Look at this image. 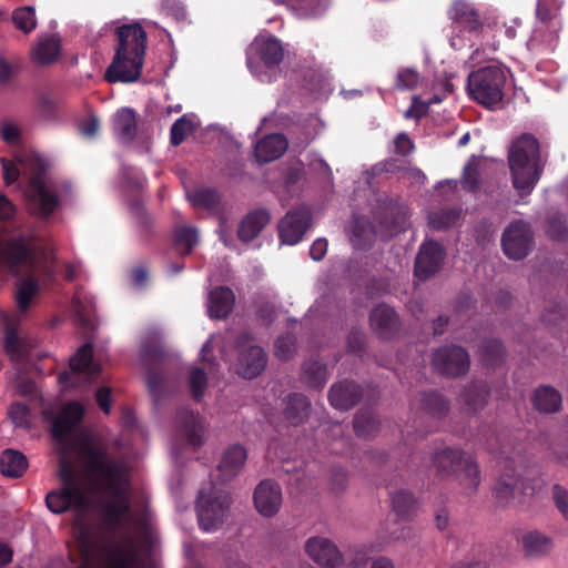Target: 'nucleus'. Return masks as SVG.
<instances>
[{
  "instance_id": "f257e3e1",
  "label": "nucleus",
  "mask_w": 568,
  "mask_h": 568,
  "mask_svg": "<svg viewBox=\"0 0 568 568\" xmlns=\"http://www.w3.org/2000/svg\"><path fill=\"white\" fill-rule=\"evenodd\" d=\"M83 415L84 407L79 402H70L52 423V436L60 445L59 475L63 487L49 493L45 503L54 514L88 509V496L78 481L73 463L77 457L92 490L109 497L100 504L102 517L108 526L116 528L132 509L126 466L111 455L108 443L101 437L87 429L74 433Z\"/></svg>"
},
{
  "instance_id": "f03ea898",
  "label": "nucleus",
  "mask_w": 568,
  "mask_h": 568,
  "mask_svg": "<svg viewBox=\"0 0 568 568\" xmlns=\"http://www.w3.org/2000/svg\"><path fill=\"white\" fill-rule=\"evenodd\" d=\"M31 251L32 243L20 236H12L0 244V265L17 275L24 272L29 274L17 284V314L0 313L4 327L3 351L12 367L11 382L16 393L23 397L32 395L36 388L34 346L18 328L36 296Z\"/></svg>"
},
{
  "instance_id": "7ed1b4c3",
  "label": "nucleus",
  "mask_w": 568,
  "mask_h": 568,
  "mask_svg": "<svg viewBox=\"0 0 568 568\" xmlns=\"http://www.w3.org/2000/svg\"><path fill=\"white\" fill-rule=\"evenodd\" d=\"M118 45L104 79L109 83H131L140 79L146 49V32L139 23L116 29Z\"/></svg>"
},
{
  "instance_id": "20e7f679",
  "label": "nucleus",
  "mask_w": 568,
  "mask_h": 568,
  "mask_svg": "<svg viewBox=\"0 0 568 568\" xmlns=\"http://www.w3.org/2000/svg\"><path fill=\"white\" fill-rule=\"evenodd\" d=\"M73 323L87 342L71 356L69 365L73 374H83L89 382L95 381L102 372L93 361L91 339L97 329L93 297L82 287H77L71 301Z\"/></svg>"
},
{
  "instance_id": "39448f33",
  "label": "nucleus",
  "mask_w": 568,
  "mask_h": 568,
  "mask_svg": "<svg viewBox=\"0 0 568 568\" xmlns=\"http://www.w3.org/2000/svg\"><path fill=\"white\" fill-rule=\"evenodd\" d=\"M547 154H542L538 139L530 133L516 138L508 151V163L514 187L521 194L531 193L540 180Z\"/></svg>"
},
{
  "instance_id": "423d86ee",
  "label": "nucleus",
  "mask_w": 568,
  "mask_h": 568,
  "mask_svg": "<svg viewBox=\"0 0 568 568\" xmlns=\"http://www.w3.org/2000/svg\"><path fill=\"white\" fill-rule=\"evenodd\" d=\"M52 163L38 154V221H49L71 199L72 184L50 173Z\"/></svg>"
},
{
  "instance_id": "0eeeda50",
  "label": "nucleus",
  "mask_w": 568,
  "mask_h": 568,
  "mask_svg": "<svg viewBox=\"0 0 568 568\" xmlns=\"http://www.w3.org/2000/svg\"><path fill=\"white\" fill-rule=\"evenodd\" d=\"M430 463L437 477L456 479L468 493H474L480 484L478 465L459 448L438 449L432 455Z\"/></svg>"
},
{
  "instance_id": "6e6552de",
  "label": "nucleus",
  "mask_w": 568,
  "mask_h": 568,
  "mask_svg": "<svg viewBox=\"0 0 568 568\" xmlns=\"http://www.w3.org/2000/svg\"><path fill=\"white\" fill-rule=\"evenodd\" d=\"M506 74L500 67L487 65L468 77L470 97L479 104L491 108L503 101Z\"/></svg>"
},
{
  "instance_id": "1a4fd4ad",
  "label": "nucleus",
  "mask_w": 568,
  "mask_h": 568,
  "mask_svg": "<svg viewBox=\"0 0 568 568\" xmlns=\"http://www.w3.org/2000/svg\"><path fill=\"white\" fill-rule=\"evenodd\" d=\"M230 495L212 485L209 491L200 490L196 500L199 526L206 532L217 530L225 521L230 508Z\"/></svg>"
},
{
  "instance_id": "9d476101",
  "label": "nucleus",
  "mask_w": 568,
  "mask_h": 568,
  "mask_svg": "<svg viewBox=\"0 0 568 568\" xmlns=\"http://www.w3.org/2000/svg\"><path fill=\"white\" fill-rule=\"evenodd\" d=\"M284 49L273 36L257 39L246 53V64L251 72L262 82H270L272 77L262 69L273 70L283 61Z\"/></svg>"
},
{
  "instance_id": "9b49d317",
  "label": "nucleus",
  "mask_w": 568,
  "mask_h": 568,
  "mask_svg": "<svg viewBox=\"0 0 568 568\" xmlns=\"http://www.w3.org/2000/svg\"><path fill=\"white\" fill-rule=\"evenodd\" d=\"M83 560L78 568H93L91 555L83 545ZM99 568H139V552L131 537L125 542L112 541L101 549V564Z\"/></svg>"
},
{
  "instance_id": "f8f14e48",
  "label": "nucleus",
  "mask_w": 568,
  "mask_h": 568,
  "mask_svg": "<svg viewBox=\"0 0 568 568\" xmlns=\"http://www.w3.org/2000/svg\"><path fill=\"white\" fill-rule=\"evenodd\" d=\"M141 359L146 366V385L155 402L160 400L164 392V377L153 365L160 363L165 356V349L158 334L148 335L140 348Z\"/></svg>"
},
{
  "instance_id": "ddd939ff",
  "label": "nucleus",
  "mask_w": 568,
  "mask_h": 568,
  "mask_svg": "<svg viewBox=\"0 0 568 568\" xmlns=\"http://www.w3.org/2000/svg\"><path fill=\"white\" fill-rule=\"evenodd\" d=\"M534 242V233L529 223L523 220L511 222L501 235V246L505 255L514 261L525 258Z\"/></svg>"
},
{
  "instance_id": "4468645a",
  "label": "nucleus",
  "mask_w": 568,
  "mask_h": 568,
  "mask_svg": "<svg viewBox=\"0 0 568 568\" xmlns=\"http://www.w3.org/2000/svg\"><path fill=\"white\" fill-rule=\"evenodd\" d=\"M434 369L446 377H459L469 371L468 352L457 345H445L437 348L432 358Z\"/></svg>"
},
{
  "instance_id": "2eb2a0df",
  "label": "nucleus",
  "mask_w": 568,
  "mask_h": 568,
  "mask_svg": "<svg viewBox=\"0 0 568 568\" xmlns=\"http://www.w3.org/2000/svg\"><path fill=\"white\" fill-rule=\"evenodd\" d=\"M247 334H241L236 338V345L240 349L236 364V372L245 379L257 377L266 367L267 355L264 349L257 345H247Z\"/></svg>"
},
{
  "instance_id": "dca6fc26",
  "label": "nucleus",
  "mask_w": 568,
  "mask_h": 568,
  "mask_svg": "<svg viewBox=\"0 0 568 568\" xmlns=\"http://www.w3.org/2000/svg\"><path fill=\"white\" fill-rule=\"evenodd\" d=\"M38 293L40 290L52 288L59 283V265L55 248L51 240L38 233Z\"/></svg>"
},
{
  "instance_id": "f3484780",
  "label": "nucleus",
  "mask_w": 568,
  "mask_h": 568,
  "mask_svg": "<svg viewBox=\"0 0 568 568\" xmlns=\"http://www.w3.org/2000/svg\"><path fill=\"white\" fill-rule=\"evenodd\" d=\"M446 257L445 247L436 241L424 242L415 258L414 275L426 281L436 275L443 267Z\"/></svg>"
},
{
  "instance_id": "a211bd4d",
  "label": "nucleus",
  "mask_w": 568,
  "mask_h": 568,
  "mask_svg": "<svg viewBox=\"0 0 568 568\" xmlns=\"http://www.w3.org/2000/svg\"><path fill=\"white\" fill-rule=\"evenodd\" d=\"M447 17L454 29L478 36L484 30L479 10L466 0H455L447 10Z\"/></svg>"
},
{
  "instance_id": "6ab92c4d",
  "label": "nucleus",
  "mask_w": 568,
  "mask_h": 568,
  "mask_svg": "<svg viewBox=\"0 0 568 568\" xmlns=\"http://www.w3.org/2000/svg\"><path fill=\"white\" fill-rule=\"evenodd\" d=\"M311 225V214L306 209L290 210L277 225L281 243L295 245L301 242Z\"/></svg>"
},
{
  "instance_id": "aec40b11",
  "label": "nucleus",
  "mask_w": 568,
  "mask_h": 568,
  "mask_svg": "<svg viewBox=\"0 0 568 568\" xmlns=\"http://www.w3.org/2000/svg\"><path fill=\"white\" fill-rule=\"evenodd\" d=\"M304 549L308 557L320 566L339 568L344 564V557L337 546L325 537L308 538Z\"/></svg>"
},
{
  "instance_id": "412c9836",
  "label": "nucleus",
  "mask_w": 568,
  "mask_h": 568,
  "mask_svg": "<svg viewBox=\"0 0 568 568\" xmlns=\"http://www.w3.org/2000/svg\"><path fill=\"white\" fill-rule=\"evenodd\" d=\"M253 500L256 510L264 517H273L282 505L280 485L272 479L262 480L255 488Z\"/></svg>"
},
{
  "instance_id": "4be33fe9",
  "label": "nucleus",
  "mask_w": 568,
  "mask_h": 568,
  "mask_svg": "<svg viewBox=\"0 0 568 568\" xmlns=\"http://www.w3.org/2000/svg\"><path fill=\"white\" fill-rule=\"evenodd\" d=\"M369 323L375 334L385 341L394 338L400 328L398 314L386 304H378L371 311Z\"/></svg>"
},
{
  "instance_id": "5701e85b",
  "label": "nucleus",
  "mask_w": 568,
  "mask_h": 568,
  "mask_svg": "<svg viewBox=\"0 0 568 568\" xmlns=\"http://www.w3.org/2000/svg\"><path fill=\"white\" fill-rule=\"evenodd\" d=\"M516 493L520 494L519 470L514 460L506 459L495 484L494 496L498 504L506 506L515 499Z\"/></svg>"
},
{
  "instance_id": "b1692460",
  "label": "nucleus",
  "mask_w": 568,
  "mask_h": 568,
  "mask_svg": "<svg viewBox=\"0 0 568 568\" xmlns=\"http://www.w3.org/2000/svg\"><path fill=\"white\" fill-rule=\"evenodd\" d=\"M516 493L520 494L519 470L514 460L506 459L495 484L494 496L498 504L506 506L515 499Z\"/></svg>"
},
{
  "instance_id": "393cba45",
  "label": "nucleus",
  "mask_w": 568,
  "mask_h": 568,
  "mask_svg": "<svg viewBox=\"0 0 568 568\" xmlns=\"http://www.w3.org/2000/svg\"><path fill=\"white\" fill-rule=\"evenodd\" d=\"M364 396V388L354 381L344 379L331 386L328 400L339 410H348L356 406Z\"/></svg>"
},
{
  "instance_id": "a878e982",
  "label": "nucleus",
  "mask_w": 568,
  "mask_h": 568,
  "mask_svg": "<svg viewBox=\"0 0 568 568\" xmlns=\"http://www.w3.org/2000/svg\"><path fill=\"white\" fill-rule=\"evenodd\" d=\"M175 426L187 445L197 448L203 444L204 428L202 417L187 408H181L175 416Z\"/></svg>"
},
{
  "instance_id": "bb28decb",
  "label": "nucleus",
  "mask_w": 568,
  "mask_h": 568,
  "mask_svg": "<svg viewBox=\"0 0 568 568\" xmlns=\"http://www.w3.org/2000/svg\"><path fill=\"white\" fill-rule=\"evenodd\" d=\"M271 221L270 212L264 207H257L243 216L239 224L237 237L243 243L254 241Z\"/></svg>"
},
{
  "instance_id": "cd10ccee",
  "label": "nucleus",
  "mask_w": 568,
  "mask_h": 568,
  "mask_svg": "<svg viewBox=\"0 0 568 568\" xmlns=\"http://www.w3.org/2000/svg\"><path fill=\"white\" fill-rule=\"evenodd\" d=\"M413 406L422 414L434 419H443L450 408L449 400L437 390L420 393L414 400Z\"/></svg>"
},
{
  "instance_id": "c85d7f7f",
  "label": "nucleus",
  "mask_w": 568,
  "mask_h": 568,
  "mask_svg": "<svg viewBox=\"0 0 568 568\" xmlns=\"http://www.w3.org/2000/svg\"><path fill=\"white\" fill-rule=\"evenodd\" d=\"M530 402L534 409L544 415L556 414L562 407V396L551 385L537 386L531 393Z\"/></svg>"
},
{
  "instance_id": "c756f323",
  "label": "nucleus",
  "mask_w": 568,
  "mask_h": 568,
  "mask_svg": "<svg viewBox=\"0 0 568 568\" xmlns=\"http://www.w3.org/2000/svg\"><path fill=\"white\" fill-rule=\"evenodd\" d=\"M62 38L59 33L38 36V67H50L62 57Z\"/></svg>"
},
{
  "instance_id": "7c9ffc66",
  "label": "nucleus",
  "mask_w": 568,
  "mask_h": 568,
  "mask_svg": "<svg viewBox=\"0 0 568 568\" xmlns=\"http://www.w3.org/2000/svg\"><path fill=\"white\" fill-rule=\"evenodd\" d=\"M287 145V140L283 134H268L256 143L254 154L260 163H267L282 156Z\"/></svg>"
},
{
  "instance_id": "2f4dec72",
  "label": "nucleus",
  "mask_w": 568,
  "mask_h": 568,
  "mask_svg": "<svg viewBox=\"0 0 568 568\" xmlns=\"http://www.w3.org/2000/svg\"><path fill=\"white\" fill-rule=\"evenodd\" d=\"M235 295L227 286H219L209 295V315L212 318H226L233 311Z\"/></svg>"
},
{
  "instance_id": "473e14b6",
  "label": "nucleus",
  "mask_w": 568,
  "mask_h": 568,
  "mask_svg": "<svg viewBox=\"0 0 568 568\" xmlns=\"http://www.w3.org/2000/svg\"><path fill=\"white\" fill-rule=\"evenodd\" d=\"M247 458L245 448L241 445H233L229 447L219 465V471L223 477V480H230L237 476L244 466Z\"/></svg>"
},
{
  "instance_id": "72a5a7b5",
  "label": "nucleus",
  "mask_w": 568,
  "mask_h": 568,
  "mask_svg": "<svg viewBox=\"0 0 568 568\" xmlns=\"http://www.w3.org/2000/svg\"><path fill=\"white\" fill-rule=\"evenodd\" d=\"M311 410V400L301 393H292L285 400L284 416L293 426L305 423Z\"/></svg>"
},
{
  "instance_id": "f704fd0d",
  "label": "nucleus",
  "mask_w": 568,
  "mask_h": 568,
  "mask_svg": "<svg viewBox=\"0 0 568 568\" xmlns=\"http://www.w3.org/2000/svg\"><path fill=\"white\" fill-rule=\"evenodd\" d=\"M112 130L114 135L124 143L131 142L136 135V115L130 108L120 109L113 116Z\"/></svg>"
},
{
  "instance_id": "c9c22d12",
  "label": "nucleus",
  "mask_w": 568,
  "mask_h": 568,
  "mask_svg": "<svg viewBox=\"0 0 568 568\" xmlns=\"http://www.w3.org/2000/svg\"><path fill=\"white\" fill-rule=\"evenodd\" d=\"M3 178L7 184L16 182L20 176L26 178L31 184L34 176V163L31 159L17 155L14 161L1 159Z\"/></svg>"
},
{
  "instance_id": "e433bc0d",
  "label": "nucleus",
  "mask_w": 568,
  "mask_h": 568,
  "mask_svg": "<svg viewBox=\"0 0 568 568\" xmlns=\"http://www.w3.org/2000/svg\"><path fill=\"white\" fill-rule=\"evenodd\" d=\"M489 397V387L483 381H475L465 386L460 393V400L470 412H478L483 409Z\"/></svg>"
},
{
  "instance_id": "4c0bfd02",
  "label": "nucleus",
  "mask_w": 568,
  "mask_h": 568,
  "mask_svg": "<svg viewBox=\"0 0 568 568\" xmlns=\"http://www.w3.org/2000/svg\"><path fill=\"white\" fill-rule=\"evenodd\" d=\"M28 467L26 456L16 449H6L0 455V473L7 477L18 478Z\"/></svg>"
},
{
  "instance_id": "58836bf2",
  "label": "nucleus",
  "mask_w": 568,
  "mask_h": 568,
  "mask_svg": "<svg viewBox=\"0 0 568 568\" xmlns=\"http://www.w3.org/2000/svg\"><path fill=\"white\" fill-rule=\"evenodd\" d=\"M376 232L364 216H355L352 225L351 242L355 248L365 250L374 242Z\"/></svg>"
},
{
  "instance_id": "ea45409f",
  "label": "nucleus",
  "mask_w": 568,
  "mask_h": 568,
  "mask_svg": "<svg viewBox=\"0 0 568 568\" xmlns=\"http://www.w3.org/2000/svg\"><path fill=\"white\" fill-rule=\"evenodd\" d=\"M327 379L326 365L318 359H308L302 365V382L308 387L321 389Z\"/></svg>"
},
{
  "instance_id": "a19ab883",
  "label": "nucleus",
  "mask_w": 568,
  "mask_h": 568,
  "mask_svg": "<svg viewBox=\"0 0 568 568\" xmlns=\"http://www.w3.org/2000/svg\"><path fill=\"white\" fill-rule=\"evenodd\" d=\"M389 496L394 513L402 519H409L417 507L413 493L399 489L395 493H389Z\"/></svg>"
},
{
  "instance_id": "79ce46f5",
  "label": "nucleus",
  "mask_w": 568,
  "mask_h": 568,
  "mask_svg": "<svg viewBox=\"0 0 568 568\" xmlns=\"http://www.w3.org/2000/svg\"><path fill=\"white\" fill-rule=\"evenodd\" d=\"M483 363L487 367H497L505 362L506 351L503 343L496 338L485 339L479 347Z\"/></svg>"
},
{
  "instance_id": "37998d69",
  "label": "nucleus",
  "mask_w": 568,
  "mask_h": 568,
  "mask_svg": "<svg viewBox=\"0 0 568 568\" xmlns=\"http://www.w3.org/2000/svg\"><path fill=\"white\" fill-rule=\"evenodd\" d=\"M353 425L356 436L366 439L378 432L379 420L372 410L361 409L355 415Z\"/></svg>"
},
{
  "instance_id": "c03bdc74",
  "label": "nucleus",
  "mask_w": 568,
  "mask_h": 568,
  "mask_svg": "<svg viewBox=\"0 0 568 568\" xmlns=\"http://www.w3.org/2000/svg\"><path fill=\"white\" fill-rule=\"evenodd\" d=\"M190 200L194 206L203 207L206 211L217 214L220 213L221 196L220 194L210 187L197 189L190 196Z\"/></svg>"
},
{
  "instance_id": "a18cd8bd",
  "label": "nucleus",
  "mask_w": 568,
  "mask_h": 568,
  "mask_svg": "<svg viewBox=\"0 0 568 568\" xmlns=\"http://www.w3.org/2000/svg\"><path fill=\"white\" fill-rule=\"evenodd\" d=\"M199 243V232L193 226H181L174 232V246L181 255H189Z\"/></svg>"
},
{
  "instance_id": "49530a36",
  "label": "nucleus",
  "mask_w": 568,
  "mask_h": 568,
  "mask_svg": "<svg viewBox=\"0 0 568 568\" xmlns=\"http://www.w3.org/2000/svg\"><path fill=\"white\" fill-rule=\"evenodd\" d=\"M523 545L528 556H541L551 549L552 542L547 536L538 531H530L524 535Z\"/></svg>"
},
{
  "instance_id": "de8ad7c7",
  "label": "nucleus",
  "mask_w": 568,
  "mask_h": 568,
  "mask_svg": "<svg viewBox=\"0 0 568 568\" xmlns=\"http://www.w3.org/2000/svg\"><path fill=\"white\" fill-rule=\"evenodd\" d=\"M8 417L16 428L30 430L32 427V410L23 403H12L8 408Z\"/></svg>"
},
{
  "instance_id": "09e8293b",
  "label": "nucleus",
  "mask_w": 568,
  "mask_h": 568,
  "mask_svg": "<svg viewBox=\"0 0 568 568\" xmlns=\"http://www.w3.org/2000/svg\"><path fill=\"white\" fill-rule=\"evenodd\" d=\"M460 219V211L457 209H444L428 215V224L435 231H444L454 226Z\"/></svg>"
},
{
  "instance_id": "8fccbe9b",
  "label": "nucleus",
  "mask_w": 568,
  "mask_h": 568,
  "mask_svg": "<svg viewBox=\"0 0 568 568\" xmlns=\"http://www.w3.org/2000/svg\"><path fill=\"white\" fill-rule=\"evenodd\" d=\"M381 227L385 234L393 236L405 230L406 217L400 211L389 210L383 216L378 217Z\"/></svg>"
},
{
  "instance_id": "3c124183",
  "label": "nucleus",
  "mask_w": 568,
  "mask_h": 568,
  "mask_svg": "<svg viewBox=\"0 0 568 568\" xmlns=\"http://www.w3.org/2000/svg\"><path fill=\"white\" fill-rule=\"evenodd\" d=\"M59 118L58 102L48 94L38 92V120L54 121Z\"/></svg>"
},
{
  "instance_id": "603ef678",
  "label": "nucleus",
  "mask_w": 568,
  "mask_h": 568,
  "mask_svg": "<svg viewBox=\"0 0 568 568\" xmlns=\"http://www.w3.org/2000/svg\"><path fill=\"white\" fill-rule=\"evenodd\" d=\"M559 10L558 0H537L535 16L541 23H550L556 20Z\"/></svg>"
},
{
  "instance_id": "864d4df0",
  "label": "nucleus",
  "mask_w": 568,
  "mask_h": 568,
  "mask_svg": "<svg viewBox=\"0 0 568 568\" xmlns=\"http://www.w3.org/2000/svg\"><path fill=\"white\" fill-rule=\"evenodd\" d=\"M189 386L192 397L201 402L207 386V376L203 368L195 367L190 372Z\"/></svg>"
},
{
  "instance_id": "5fc2aeb1",
  "label": "nucleus",
  "mask_w": 568,
  "mask_h": 568,
  "mask_svg": "<svg viewBox=\"0 0 568 568\" xmlns=\"http://www.w3.org/2000/svg\"><path fill=\"white\" fill-rule=\"evenodd\" d=\"M12 20L18 29L29 33L36 27L34 8L26 6L13 11Z\"/></svg>"
},
{
  "instance_id": "6e6d98bb",
  "label": "nucleus",
  "mask_w": 568,
  "mask_h": 568,
  "mask_svg": "<svg viewBox=\"0 0 568 568\" xmlns=\"http://www.w3.org/2000/svg\"><path fill=\"white\" fill-rule=\"evenodd\" d=\"M192 121L189 120L186 115H182L171 126L170 143L174 146L180 145L185 140V138L192 133Z\"/></svg>"
},
{
  "instance_id": "4d7b16f0",
  "label": "nucleus",
  "mask_w": 568,
  "mask_h": 568,
  "mask_svg": "<svg viewBox=\"0 0 568 568\" xmlns=\"http://www.w3.org/2000/svg\"><path fill=\"white\" fill-rule=\"evenodd\" d=\"M545 486L546 481L540 476L524 477L519 473L520 495L532 497L541 493Z\"/></svg>"
},
{
  "instance_id": "13d9d810",
  "label": "nucleus",
  "mask_w": 568,
  "mask_h": 568,
  "mask_svg": "<svg viewBox=\"0 0 568 568\" xmlns=\"http://www.w3.org/2000/svg\"><path fill=\"white\" fill-rule=\"evenodd\" d=\"M419 82V73L412 68L402 69L396 75L395 87L398 90H414Z\"/></svg>"
},
{
  "instance_id": "bf43d9fd",
  "label": "nucleus",
  "mask_w": 568,
  "mask_h": 568,
  "mask_svg": "<svg viewBox=\"0 0 568 568\" xmlns=\"http://www.w3.org/2000/svg\"><path fill=\"white\" fill-rule=\"evenodd\" d=\"M295 349V337L292 334H284L275 341V355L282 361L292 357Z\"/></svg>"
},
{
  "instance_id": "052dcab7",
  "label": "nucleus",
  "mask_w": 568,
  "mask_h": 568,
  "mask_svg": "<svg viewBox=\"0 0 568 568\" xmlns=\"http://www.w3.org/2000/svg\"><path fill=\"white\" fill-rule=\"evenodd\" d=\"M462 187L467 192H476L480 187V173L476 165L468 164L465 166L462 176Z\"/></svg>"
},
{
  "instance_id": "680f3d73",
  "label": "nucleus",
  "mask_w": 568,
  "mask_h": 568,
  "mask_svg": "<svg viewBox=\"0 0 568 568\" xmlns=\"http://www.w3.org/2000/svg\"><path fill=\"white\" fill-rule=\"evenodd\" d=\"M547 234L557 241L565 240L568 235L566 221L559 215H551L547 220Z\"/></svg>"
},
{
  "instance_id": "e2e57ef3",
  "label": "nucleus",
  "mask_w": 568,
  "mask_h": 568,
  "mask_svg": "<svg viewBox=\"0 0 568 568\" xmlns=\"http://www.w3.org/2000/svg\"><path fill=\"white\" fill-rule=\"evenodd\" d=\"M130 212H131L132 216L134 217L136 224L141 229V231L144 232L145 234H148L152 226V219L145 211L142 203L138 200L131 202Z\"/></svg>"
},
{
  "instance_id": "0e129e2a",
  "label": "nucleus",
  "mask_w": 568,
  "mask_h": 568,
  "mask_svg": "<svg viewBox=\"0 0 568 568\" xmlns=\"http://www.w3.org/2000/svg\"><path fill=\"white\" fill-rule=\"evenodd\" d=\"M552 500L565 519H568V490L559 485L555 484L551 488Z\"/></svg>"
},
{
  "instance_id": "69168bd1",
  "label": "nucleus",
  "mask_w": 568,
  "mask_h": 568,
  "mask_svg": "<svg viewBox=\"0 0 568 568\" xmlns=\"http://www.w3.org/2000/svg\"><path fill=\"white\" fill-rule=\"evenodd\" d=\"M0 133L2 140L8 144L14 145L20 142L21 129L13 122H2L0 126Z\"/></svg>"
},
{
  "instance_id": "338daca9",
  "label": "nucleus",
  "mask_w": 568,
  "mask_h": 568,
  "mask_svg": "<svg viewBox=\"0 0 568 568\" xmlns=\"http://www.w3.org/2000/svg\"><path fill=\"white\" fill-rule=\"evenodd\" d=\"M404 170L402 162L395 158H388L382 162L376 163L372 168L374 175H381L382 173H396Z\"/></svg>"
},
{
  "instance_id": "774afa93",
  "label": "nucleus",
  "mask_w": 568,
  "mask_h": 568,
  "mask_svg": "<svg viewBox=\"0 0 568 568\" xmlns=\"http://www.w3.org/2000/svg\"><path fill=\"white\" fill-rule=\"evenodd\" d=\"M395 153L400 156H407L415 150V144L407 133L400 132L394 140Z\"/></svg>"
}]
</instances>
